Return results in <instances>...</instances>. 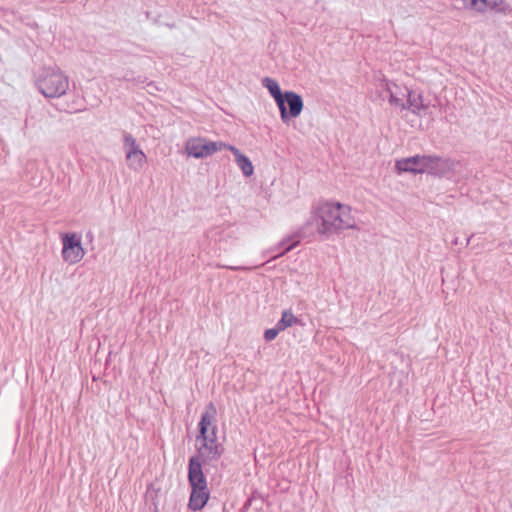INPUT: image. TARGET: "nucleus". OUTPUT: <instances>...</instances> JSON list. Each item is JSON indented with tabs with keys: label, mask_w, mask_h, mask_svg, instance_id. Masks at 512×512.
Masks as SVG:
<instances>
[{
	"label": "nucleus",
	"mask_w": 512,
	"mask_h": 512,
	"mask_svg": "<svg viewBox=\"0 0 512 512\" xmlns=\"http://www.w3.org/2000/svg\"><path fill=\"white\" fill-rule=\"evenodd\" d=\"M300 233H301V236H303V230ZM299 237H300V235L292 236V237H289V238L281 241L278 244L276 256L283 255L284 253L292 250L298 244Z\"/></svg>",
	"instance_id": "16"
},
{
	"label": "nucleus",
	"mask_w": 512,
	"mask_h": 512,
	"mask_svg": "<svg viewBox=\"0 0 512 512\" xmlns=\"http://www.w3.org/2000/svg\"><path fill=\"white\" fill-rule=\"evenodd\" d=\"M282 100L286 115L283 117L280 113V117L284 123H288L291 118H296L301 114L304 105L303 99L299 94L293 91H286Z\"/></svg>",
	"instance_id": "7"
},
{
	"label": "nucleus",
	"mask_w": 512,
	"mask_h": 512,
	"mask_svg": "<svg viewBox=\"0 0 512 512\" xmlns=\"http://www.w3.org/2000/svg\"><path fill=\"white\" fill-rule=\"evenodd\" d=\"M124 149L128 167L134 171L142 169L146 163V155L130 134L124 136Z\"/></svg>",
	"instance_id": "6"
},
{
	"label": "nucleus",
	"mask_w": 512,
	"mask_h": 512,
	"mask_svg": "<svg viewBox=\"0 0 512 512\" xmlns=\"http://www.w3.org/2000/svg\"><path fill=\"white\" fill-rule=\"evenodd\" d=\"M405 102L406 109L419 116H422L427 109V105L424 103L422 95L415 91H409V95H407Z\"/></svg>",
	"instance_id": "15"
},
{
	"label": "nucleus",
	"mask_w": 512,
	"mask_h": 512,
	"mask_svg": "<svg viewBox=\"0 0 512 512\" xmlns=\"http://www.w3.org/2000/svg\"><path fill=\"white\" fill-rule=\"evenodd\" d=\"M62 258L69 264H76L85 255L81 240L76 234H65L62 237Z\"/></svg>",
	"instance_id": "5"
},
{
	"label": "nucleus",
	"mask_w": 512,
	"mask_h": 512,
	"mask_svg": "<svg viewBox=\"0 0 512 512\" xmlns=\"http://www.w3.org/2000/svg\"><path fill=\"white\" fill-rule=\"evenodd\" d=\"M427 155H415L396 161V169L399 172L426 173Z\"/></svg>",
	"instance_id": "10"
},
{
	"label": "nucleus",
	"mask_w": 512,
	"mask_h": 512,
	"mask_svg": "<svg viewBox=\"0 0 512 512\" xmlns=\"http://www.w3.org/2000/svg\"><path fill=\"white\" fill-rule=\"evenodd\" d=\"M216 414L215 405L209 403L198 423L199 433L195 439L197 450L195 457L204 464H211L219 460L224 452V447L217 438Z\"/></svg>",
	"instance_id": "2"
},
{
	"label": "nucleus",
	"mask_w": 512,
	"mask_h": 512,
	"mask_svg": "<svg viewBox=\"0 0 512 512\" xmlns=\"http://www.w3.org/2000/svg\"><path fill=\"white\" fill-rule=\"evenodd\" d=\"M279 332H281V330H278V326L276 324L274 328L267 329L264 332V338L266 341H272L277 337Z\"/></svg>",
	"instance_id": "18"
},
{
	"label": "nucleus",
	"mask_w": 512,
	"mask_h": 512,
	"mask_svg": "<svg viewBox=\"0 0 512 512\" xmlns=\"http://www.w3.org/2000/svg\"><path fill=\"white\" fill-rule=\"evenodd\" d=\"M226 149L231 151L235 157V162L237 163L238 167L241 169L244 176L249 177L254 172V167L252 165V162L250 159L241 153V151L232 145H226Z\"/></svg>",
	"instance_id": "14"
},
{
	"label": "nucleus",
	"mask_w": 512,
	"mask_h": 512,
	"mask_svg": "<svg viewBox=\"0 0 512 512\" xmlns=\"http://www.w3.org/2000/svg\"><path fill=\"white\" fill-rule=\"evenodd\" d=\"M426 160V173L437 176L446 175L450 171H453L458 165L457 161L431 155H427Z\"/></svg>",
	"instance_id": "9"
},
{
	"label": "nucleus",
	"mask_w": 512,
	"mask_h": 512,
	"mask_svg": "<svg viewBox=\"0 0 512 512\" xmlns=\"http://www.w3.org/2000/svg\"><path fill=\"white\" fill-rule=\"evenodd\" d=\"M298 319L295 317V315L290 310H285L282 313L281 319L277 322L278 330H285L288 327L293 326L296 324Z\"/></svg>",
	"instance_id": "17"
},
{
	"label": "nucleus",
	"mask_w": 512,
	"mask_h": 512,
	"mask_svg": "<svg viewBox=\"0 0 512 512\" xmlns=\"http://www.w3.org/2000/svg\"><path fill=\"white\" fill-rule=\"evenodd\" d=\"M188 480L191 488H208L206 477L202 471V463L196 457L189 459Z\"/></svg>",
	"instance_id": "11"
},
{
	"label": "nucleus",
	"mask_w": 512,
	"mask_h": 512,
	"mask_svg": "<svg viewBox=\"0 0 512 512\" xmlns=\"http://www.w3.org/2000/svg\"><path fill=\"white\" fill-rule=\"evenodd\" d=\"M39 92L46 98H60L66 94L70 82L67 75L58 68H45L36 78Z\"/></svg>",
	"instance_id": "3"
},
{
	"label": "nucleus",
	"mask_w": 512,
	"mask_h": 512,
	"mask_svg": "<svg viewBox=\"0 0 512 512\" xmlns=\"http://www.w3.org/2000/svg\"><path fill=\"white\" fill-rule=\"evenodd\" d=\"M355 228L356 221L348 205L323 202L312 210L310 219L303 226V237L314 231L328 237L341 230Z\"/></svg>",
	"instance_id": "1"
},
{
	"label": "nucleus",
	"mask_w": 512,
	"mask_h": 512,
	"mask_svg": "<svg viewBox=\"0 0 512 512\" xmlns=\"http://www.w3.org/2000/svg\"><path fill=\"white\" fill-rule=\"evenodd\" d=\"M262 86L269 91L270 95L275 100L280 113L285 117V106L283 105L282 100L284 93H282L278 82L270 77H265L262 79Z\"/></svg>",
	"instance_id": "12"
},
{
	"label": "nucleus",
	"mask_w": 512,
	"mask_h": 512,
	"mask_svg": "<svg viewBox=\"0 0 512 512\" xmlns=\"http://www.w3.org/2000/svg\"><path fill=\"white\" fill-rule=\"evenodd\" d=\"M208 488H191L189 499V508L198 511L201 510L209 499Z\"/></svg>",
	"instance_id": "13"
},
{
	"label": "nucleus",
	"mask_w": 512,
	"mask_h": 512,
	"mask_svg": "<svg viewBox=\"0 0 512 512\" xmlns=\"http://www.w3.org/2000/svg\"><path fill=\"white\" fill-rule=\"evenodd\" d=\"M382 87L389 97V103L400 109H406V98L409 95V89L405 86H400L394 82L384 81Z\"/></svg>",
	"instance_id": "8"
},
{
	"label": "nucleus",
	"mask_w": 512,
	"mask_h": 512,
	"mask_svg": "<svg viewBox=\"0 0 512 512\" xmlns=\"http://www.w3.org/2000/svg\"><path fill=\"white\" fill-rule=\"evenodd\" d=\"M226 145L222 141H209L202 137H191L186 141L185 150L188 156L201 159L226 149Z\"/></svg>",
	"instance_id": "4"
}]
</instances>
